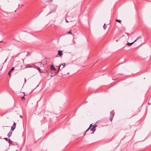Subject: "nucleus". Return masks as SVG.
<instances>
[{
  "label": "nucleus",
  "instance_id": "f257e3e1",
  "mask_svg": "<svg viewBox=\"0 0 151 151\" xmlns=\"http://www.w3.org/2000/svg\"><path fill=\"white\" fill-rule=\"evenodd\" d=\"M65 63H63V64H61L59 66V68H58V71H59V70H60V68H61V67L62 65H63V67L61 68V69H62L63 68H64V66H65Z\"/></svg>",
  "mask_w": 151,
  "mask_h": 151
},
{
  "label": "nucleus",
  "instance_id": "f03ea898",
  "mask_svg": "<svg viewBox=\"0 0 151 151\" xmlns=\"http://www.w3.org/2000/svg\"><path fill=\"white\" fill-rule=\"evenodd\" d=\"M96 126V125L93 126L91 128L89 129L91 131L94 132L96 130L95 127Z\"/></svg>",
  "mask_w": 151,
  "mask_h": 151
},
{
  "label": "nucleus",
  "instance_id": "7ed1b4c3",
  "mask_svg": "<svg viewBox=\"0 0 151 151\" xmlns=\"http://www.w3.org/2000/svg\"><path fill=\"white\" fill-rule=\"evenodd\" d=\"M62 51L59 50L58 51V55H59L60 56H61L62 55H63V54L62 53Z\"/></svg>",
  "mask_w": 151,
  "mask_h": 151
},
{
  "label": "nucleus",
  "instance_id": "20e7f679",
  "mask_svg": "<svg viewBox=\"0 0 151 151\" xmlns=\"http://www.w3.org/2000/svg\"><path fill=\"white\" fill-rule=\"evenodd\" d=\"M50 69L52 70H56V69L54 67V65H51L50 66Z\"/></svg>",
  "mask_w": 151,
  "mask_h": 151
},
{
  "label": "nucleus",
  "instance_id": "39448f33",
  "mask_svg": "<svg viewBox=\"0 0 151 151\" xmlns=\"http://www.w3.org/2000/svg\"><path fill=\"white\" fill-rule=\"evenodd\" d=\"M12 133V131H10L7 134V136L9 137L11 135Z\"/></svg>",
  "mask_w": 151,
  "mask_h": 151
},
{
  "label": "nucleus",
  "instance_id": "423d86ee",
  "mask_svg": "<svg viewBox=\"0 0 151 151\" xmlns=\"http://www.w3.org/2000/svg\"><path fill=\"white\" fill-rule=\"evenodd\" d=\"M95 124H94L93 125L92 124H90V126L87 129L88 130H89L92 127H93V126H95Z\"/></svg>",
  "mask_w": 151,
  "mask_h": 151
},
{
  "label": "nucleus",
  "instance_id": "0eeeda50",
  "mask_svg": "<svg viewBox=\"0 0 151 151\" xmlns=\"http://www.w3.org/2000/svg\"><path fill=\"white\" fill-rule=\"evenodd\" d=\"M16 128V126H12V127H11V131H12V132L14 130V129L15 128Z\"/></svg>",
  "mask_w": 151,
  "mask_h": 151
},
{
  "label": "nucleus",
  "instance_id": "6e6552de",
  "mask_svg": "<svg viewBox=\"0 0 151 151\" xmlns=\"http://www.w3.org/2000/svg\"><path fill=\"white\" fill-rule=\"evenodd\" d=\"M134 43V42H132L131 43H129V42H127V43L126 44V45H128V46H130L131 45H132Z\"/></svg>",
  "mask_w": 151,
  "mask_h": 151
},
{
  "label": "nucleus",
  "instance_id": "1a4fd4ad",
  "mask_svg": "<svg viewBox=\"0 0 151 151\" xmlns=\"http://www.w3.org/2000/svg\"><path fill=\"white\" fill-rule=\"evenodd\" d=\"M37 68L38 70H39V71L40 73H41V70L40 68H38L37 67Z\"/></svg>",
  "mask_w": 151,
  "mask_h": 151
},
{
  "label": "nucleus",
  "instance_id": "9d476101",
  "mask_svg": "<svg viewBox=\"0 0 151 151\" xmlns=\"http://www.w3.org/2000/svg\"><path fill=\"white\" fill-rule=\"evenodd\" d=\"M7 141L9 143H10L12 142V141L9 138L8 139Z\"/></svg>",
  "mask_w": 151,
  "mask_h": 151
},
{
  "label": "nucleus",
  "instance_id": "9b49d317",
  "mask_svg": "<svg viewBox=\"0 0 151 151\" xmlns=\"http://www.w3.org/2000/svg\"><path fill=\"white\" fill-rule=\"evenodd\" d=\"M88 131V130L87 129L86 131L85 132L83 133V135L84 136H85L86 134V133Z\"/></svg>",
  "mask_w": 151,
  "mask_h": 151
},
{
  "label": "nucleus",
  "instance_id": "f8f14e48",
  "mask_svg": "<svg viewBox=\"0 0 151 151\" xmlns=\"http://www.w3.org/2000/svg\"><path fill=\"white\" fill-rule=\"evenodd\" d=\"M116 22H117L119 23H120L121 22V20H119V19H116Z\"/></svg>",
  "mask_w": 151,
  "mask_h": 151
},
{
  "label": "nucleus",
  "instance_id": "ddd939ff",
  "mask_svg": "<svg viewBox=\"0 0 151 151\" xmlns=\"http://www.w3.org/2000/svg\"><path fill=\"white\" fill-rule=\"evenodd\" d=\"M111 117H113L114 115V114L113 113H111Z\"/></svg>",
  "mask_w": 151,
  "mask_h": 151
},
{
  "label": "nucleus",
  "instance_id": "4468645a",
  "mask_svg": "<svg viewBox=\"0 0 151 151\" xmlns=\"http://www.w3.org/2000/svg\"><path fill=\"white\" fill-rule=\"evenodd\" d=\"M25 96V94H24V96H23L21 97V99L22 100L25 99L24 96Z\"/></svg>",
  "mask_w": 151,
  "mask_h": 151
},
{
  "label": "nucleus",
  "instance_id": "2eb2a0df",
  "mask_svg": "<svg viewBox=\"0 0 151 151\" xmlns=\"http://www.w3.org/2000/svg\"><path fill=\"white\" fill-rule=\"evenodd\" d=\"M14 69V67H12L11 69L10 70V71H12Z\"/></svg>",
  "mask_w": 151,
  "mask_h": 151
},
{
  "label": "nucleus",
  "instance_id": "dca6fc26",
  "mask_svg": "<svg viewBox=\"0 0 151 151\" xmlns=\"http://www.w3.org/2000/svg\"><path fill=\"white\" fill-rule=\"evenodd\" d=\"M68 34H72V33H71V32L70 31L68 32Z\"/></svg>",
  "mask_w": 151,
  "mask_h": 151
},
{
  "label": "nucleus",
  "instance_id": "f3484780",
  "mask_svg": "<svg viewBox=\"0 0 151 151\" xmlns=\"http://www.w3.org/2000/svg\"><path fill=\"white\" fill-rule=\"evenodd\" d=\"M142 37V36H139V37H138L137 39V40H138L139 39L141 38Z\"/></svg>",
  "mask_w": 151,
  "mask_h": 151
},
{
  "label": "nucleus",
  "instance_id": "a211bd4d",
  "mask_svg": "<svg viewBox=\"0 0 151 151\" xmlns=\"http://www.w3.org/2000/svg\"><path fill=\"white\" fill-rule=\"evenodd\" d=\"M113 117H111L110 118V120L112 121L113 119Z\"/></svg>",
  "mask_w": 151,
  "mask_h": 151
},
{
  "label": "nucleus",
  "instance_id": "6ab92c4d",
  "mask_svg": "<svg viewBox=\"0 0 151 151\" xmlns=\"http://www.w3.org/2000/svg\"><path fill=\"white\" fill-rule=\"evenodd\" d=\"M4 139H5V140H6V141H8V139L7 138H4Z\"/></svg>",
  "mask_w": 151,
  "mask_h": 151
},
{
  "label": "nucleus",
  "instance_id": "aec40b11",
  "mask_svg": "<svg viewBox=\"0 0 151 151\" xmlns=\"http://www.w3.org/2000/svg\"><path fill=\"white\" fill-rule=\"evenodd\" d=\"M16 124L15 123V122H14V123H13V125H12L13 126H16Z\"/></svg>",
  "mask_w": 151,
  "mask_h": 151
},
{
  "label": "nucleus",
  "instance_id": "412c9836",
  "mask_svg": "<svg viewBox=\"0 0 151 151\" xmlns=\"http://www.w3.org/2000/svg\"><path fill=\"white\" fill-rule=\"evenodd\" d=\"M27 56H29L30 55V53H27Z\"/></svg>",
  "mask_w": 151,
  "mask_h": 151
},
{
  "label": "nucleus",
  "instance_id": "4be33fe9",
  "mask_svg": "<svg viewBox=\"0 0 151 151\" xmlns=\"http://www.w3.org/2000/svg\"><path fill=\"white\" fill-rule=\"evenodd\" d=\"M11 71H9V72H8V74L10 76H11V75H10V72Z\"/></svg>",
  "mask_w": 151,
  "mask_h": 151
},
{
  "label": "nucleus",
  "instance_id": "5701e85b",
  "mask_svg": "<svg viewBox=\"0 0 151 151\" xmlns=\"http://www.w3.org/2000/svg\"><path fill=\"white\" fill-rule=\"evenodd\" d=\"M29 65H27V67H31V66H29Z\"/></svg>",
  "mask_w": 151,
  "mask_h": 151
},
{
  "label": "nucleus",
  "instance_id": "b1692460",
  "mask_svg": "<svg viewBox=\"0 0 151 151\" xmlns=\"http://www.w3.org/2000/svg\"><path fill=\"white\" fill-rule=\"evenodd\" d=\"M137 39H136V40H135L133 42H134H134H136V41H137Z\"/></svg>",
  "mask_w": 151,
  "mask_h": 151
},
{
  "label": "nucleus",
  "instance_id": "393cba45",
  "mask_svg": "<svg viewBox=\"0 0 151 151\" xmlns=\"http://www.w3.org/2000/svg\"><path fill=\"white\" fill-rule=\"evenodd\" d=\"M65 21H66V22L67 23H68V21H67V20L66 19H65Z\"/></svg>",
  "mask_w": 151,
  "mask_h": 151
},
{
  "label": "nucleus",
  "instance_id": "a878e982",
  "mask_svg": "<svg viewBox=\"0 0 151 151\" xmlns=\"http://www.w3.org/2000/svg\"><path fill=\"white\" fill-rule=\"evenodd\" d=\"M26 80L25 79H24V81H25V83L26 82Z\"/></svg>",
  "mask_w": 151,
  "mask_h": 151
},
{
  "label": "nucleus",
  "instance_id": "bb28decb",
  "mask_svg": "<svg viewBox=\"0 0 151 151\" xmlns=\"http://www.w3.org/2000/svg\"><path fill=\"white\" fill-rule=\"evenodd\" d=\"M3 42V41H0V42Z\"/></svg>",
  "mask_w": 151,
  "mask_h": 151
},
{
  "label": "nucleus",
  "instance_id": "cd10ccee",
  "mask_svg": "<svg viewBox=\"0 0 151 151\" xmlns=\"http://www.w3.org/2000/svg\"><path fill=\"white\" fill-rule=\"evenodd\" d=\"M6 60H5V62H6Z\"/></svg>",
  "mask_w": 151,
  "mask_h": 151
},
{
  "label": "nucleus",
  "instance_id": "c85d7f7f",
  "mask_svg": "<svg viewBox=\"0 0 151 151\" xmlns=\"http://www.w3.org/2000/svg\"><path fill=\"white\" fill-rule=\"evenodd\" d=\"M105 24H105V23H104V26L105 25Z\"/></svg>",
  "mask_w": 151,
  "mask_h": 151
},
{
  "label": "nucleus",
  "instance_id": "c756f323",
  "mask_svg": "<svg viewBox=\"0 0 151 151\" xmlns=\"http://www.w3.org/2000/svg\"><path fill=\"white\" fill-rule=\"evenodd\" d=\"M63 67V65H62V66H61V68H62V67Z\"/></svg>",
  "mask_w": 151,
  "mask_h": 151
},
{
  "label": "nucleus",
  "instance_id": "7c9ffc66",
  "mask_svg": "<svg viewBox=\"0 0 151 151\" xmlns=\"http://www.w3.org/2000/svg\"><path fill=\"white\" fill-rule=\"evenodd\" d=\"M20 116V117H22V116Z\"/></svg>",
  "mask_w": 151,
  "mask_h": 151
},
{
  "label": "nucleus",
  "instance_id": "2f4dec72",
  "mask_svg": "<svg viewBox=\"0 0 151 151\" xmlns=\"http://www.w3.org/2000/svg\"><path fill=\"white\" fill-rule=\"evenodd\" d=\"M116 42H118V40H116Z\"/></svg>",
  "mask_w": 151,
  "mask_h": 151
}]
</instances>
